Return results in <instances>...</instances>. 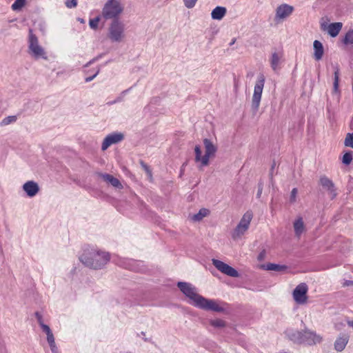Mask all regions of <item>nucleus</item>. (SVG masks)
Instances as JSON below:
<instances>
[{"mask_svg":"<svg viewBox=\"0 0 353 353\" xmlns=\"http://www.w3.org/2000/svg\"><path fill=\"white\" fill-rule=\"evenodd\" d=\"M180 290L190 299L191 303L195 307L204 310H210L216 312L225 311V303L214 299H208L197 293L196 289L192 284L186 282L177 283Z\"/></svg>","mask_w":353,"mask_h":353,"instance_id":"1","label":"nucleus"},{"mask_svg":"<svg viewBox=\"0 0 353 353\" xmlns=\"http://www.w3.org/2000/svg\"><path fill=\"white\" fill-rule=\"evenodd\" d=\"M285 333L290 341L299 345H316L321 343L323 339L321 335L306 327L302 330H288Z\"/></svg>","mask_w":353,"mask_h":353,"instance_id":"2","label":"nucleus"},{"mask_svg":"<svg viewBox=\"0 0 353 353\" xmlns=\"http://www.w3.org/2000/svg\"><path fill=\"white\" fill-rule=\"evenodd\" d=\"M80 260L88 267L99 269L109 261L110 256L107 252L92 250L88 252L85 251L80 256Z\"/></svg>","mask_w":353,"mask_h":353,"instance_id":"3","label":"nucleus"},{"mask_svg":"<svg viewBox=\"0 0 353 353\" xmlns=\"http://www.w3.org/2000/svg\"><path fill=\"white\" fill-rule=\"evenodd\" d=\"M203 144L205 146V154L203 156H201V146L197 145L194 147V160L195 162L200 163V169L201 167L207 166L209 164L210 158L214 157L217 150L216 147L208 139H203Z\"/></svg>","mask_w":353,"mask_h":353,"instance_id":"4","label":"nucleus"},{"mask_svg":"<svg viewBox=\"0 0 353 353\" xmlns=\"http://www.w3.org/2000/svg\"><path fill=\"white\" fill-rule=\"evenodd\" d=\"M123 10L124 6L120 0H108L102 8L101 17L105 20H119Z\"/></svg>","mask_w":353,"mask_h":353,"instance_id":"5","label":"nucleus"},{"mask_svg":"<svg viewBox=\"0 0 353 353\" xmlns=\"http://www.w3.org/2000/svg\"><path fill=\"white\" fill-rule=\"evenodd\" d=\"M125 37L124 24L119 20H113L108 28V38L112 42L120 43Z\"/></svg>","mask_w":353,"mask_h":353,"instance_id":"6","label":"nucleus"},{"mask_svg":"<svg viewBox=\"0 0 353 353\" xmlns=\"http://www.w3.org/2000/svg\"><path fill=\"white\" fill-rule=\"evenodd\" d=\"M265 77L263 74L258 76L257 81L254 88V93L252 97V109L256 112L259 110L263 90L265 85Z\"/></svg>","mask_w":353,"mask_h":353,"instance_id":"7","label":"nucleus"},{"mask_svg":"<svg viewBox=\"0 0 353 353\" xmlns=\"http://www.w3.org/2000/svg\"><path fill=\"white\" fill-rule=\"evenodd\" d=\"M28 49L29 53L34 58L47 59L44 49L39 44L38 39L31 29L29 30Z\"/></svg>","mask_w":353,"mask_h":353,"instance_id":"8","label":"nucleus"},{"mask_svg":"<svg viewBox=\"0 0 353 353\" xmlns=\"http://www.w3.org/2000/svg\"><path fill=\"white\" fill-rule=\"evenodd\" d=\"M253 214L251 211H247L241 217L239 224L232 234L234 239L241 236L249 228L252 219Z\"/></svg>","mask_w":353,"mask_h":353,"instance_id":"9","label":"nucleus"},{"mask_svg":"<svg viewBox=\"0 0 353 353\" xmlns=\"http://www.w3.org/2000/svg\"><path fill=\"white\" fill-rule=\"evenodd\" d=\"M308 288L304 283L299 284L293 291L292 296L295 302L298 304H305L307 300Z\"/></svg>","mask_w":353,"mask_h":353,"instance_id":"10","label":"nucleus"},{"mask_svg":"<svg viewBox=\"0 0 353 353\" xmlns=\"http://www.w3.org/2000/svg\"><path fill=\"white\" fill-rule=\"evenodd\" d=\"M212 263L213 265L221 273L234 278L239 276V274L236 270L225 263L224 262L218 259H212Z\"/></svg>","mask_w":353,"mask_h":353,"instance_id":"11","label":"nucleus"},{"mask_svg":"<svg viewBox=\"0 0 353 353\" xmlns=\"http://www.w3.org/2000/svg\"><path fill=\"white\" fill-rule=\"evenodd\" d=\"M294 11V7L287 3L279 6L276 9L275 21H283L290 17Z\"/></svg>","mask_w":353,"mask_h":353,"instance_id":"12","label":"nucleus"},{"mask_svg":"<svg viewBox=\"0 0 353 353\" xmlns=\"http://www.w3.org/2000/svg\"><path fill=\"white\" fill-rule=\"evenodd\" d=\"M319 184L327 192L331 199H334L336 195V189L334 182L325 175L320 176Z\"/></svg>","mask_w":353,"mask_h":353,"instance_id":"13","label":"nucleus"},{"mask_svg":"<svg viewBox=\"0 0 353 353\" xmlns=\"http://www.w3.org/2000/svg\"><path fill=\"white\" fill-rule=\"evenodd\" d=\"M342 28L343 23L341 22H335L330 24L326 23H321V29L323 31H326L332 37H336L341 32Z\"/></svg>","mask_w":353,"mask_h":353,"instance_id":"14","label":"nucleus"},{"mask_svg":"<svg viewBox=\"0 0 353 353\" xmlns=\"http://www.w3.org/2000/svg\"><path fill=\"white\" fill-rule=\"evenodd\" d=\"M124 138V136L121 132H115L108 134L103 140L101 145V150L103 151L106 150L112 144L117 143L121 141Z\"/></svg>","mask_w":353,"mask_h":353,"instance_id":"15","label":"nucleus"},{"mask_svg":"<svg viewBox=\"0 0 353 353\" xmlns=\"http://www.w3.org/2000/svg\"><path fill=\"white\" fill-rule=\"evenodd\" d=\"M23 190L30 197L34 196L39 191L38 184L33 181H28L23 185Z\"/></svg>","mask_w":353,"mask_h":353,"instance_id":"16","label":"nucleus"},{"mask_svg":"<svg viewBox=\"0 0 353 353\" xmlns=\"http://www.w3.org/2000/svg\"><path fill=\"white\" fill-rule=\"evenodd\" d=\"M314 47V58L316 61H319L322 59L324 54V49L323 44L321 41L315 40L313 43Z\"/></svg>","mask_w":353,"mask_h":353,"instance_id":"17","label":"nucleus"},{"mask_svg":"<svg viewBox=\"0 0 353 353\" xmlns=\"http://www.w3.org/2000/svg\"><path fill=\"white\" fill-rule=\"evenodd\" d=\"M349 341V336L347 334H343L336 340L334 343V348L338 352L343 350Z\"/></svg>","mask_w":353,"mask_h":353,"instance_id":"18","label":"nucleus"},{"mask_svg":"<svg viewBox=\"0 0 353 353\" xmlns=\"http://www.w3.org/2000/svg\"><path fill=\"white\" fill-rule=\"evenodd\" d=\"M282 57V53L280 52H273L270 58V65L274 71H277L280 68L279 65L281 63Z\"/></svg>","mask_w":353,"mask_h":353,"instance_id":"19","label":"nucleus"},{"mask_svg":"<svg viewBox=\"0 0 353 353\" xmlns=\"http://www.w3.org/2000/svg\"><path fill=\"white\" fill-rule=\"evenodd\" d=\"M293 227L295 232V235L297 237H300V236L303 234L305 230V225L303 220V218L299 216L298 217L293 223Z\"/></svg>","mask_w":353,"mask_h":353,"instance_id":"20","label":"nucleus"},{"mask_svg":"<svg viewBox=\"0 0 353 353\" xmlns=\"http://www.w3.org/2000/svg\"><path fill=\"white\" fill-rule=\"evenodd\" d=\"M227 10L225 7L217 6L211 12V17L214 20H221L226 14Z\"/></svg>","mask_w":353,"mask_h":353,"instance_id":"21","label":"nucleus"},{"mask_svg":"<svg viewBox=\"0 0 353 353\" xmlns=\"http://www.w3.org/2000/svg\"><path fill=\"white\" fill-rule=\"evenodd\" d=\"M101 176L105 181L110 183L113 187L120 189L122 188L123 186L120 181L113 176L109 174H101Z\"/></svg>","mask_w":353,"mask_h":353,"instance_id":"22","label":"nucleus"},{"mask_svg":"<svg viewBox=\"0 0 353 353\" xmlns=\"http://www.w3.org/2000/svg\"><path fill=\"white\" fill-rule=\"evenodd\" d=\"M210 214L209 210L206 208H201L198 213L194 214L191 219L194 221H200L204 217L207 216Z\"/></svg>","mask_w":353,"mask_h":353,"instance_id":"23","label":"nucleus"},{"mask_svg":"<svg viewBox=\"0 0 353 353\" xmlns=\"http://www.w3.org/2000/svg\"><path fill=\"white\" fill-rule=\"evenodd\" d=\"M339 69L338 68V67H335L333 83V90L334 92H337L339 91Z\"/></svg>","mask_w":353,"mask_h":353,"instance_id":"24","label":"nucleus"},{"mask_svg":"<svg viewBox=\"0 0 353 353\" xmlns=\"http://www.w3.org/2000/svg\"><path fill=\"white\" fill-rule=\"evenodd\" d=\"M343 43L345 45L353 44V30H350L346 32Z\"/></svg>","mask_w":353,"mask_h":353,"instance_id":"25","label":"nucleus"},{"mask_svg":"<svg viewBox=\"0 0 353 353\" xmlns=\"http://www.w3.org/2000/svg\"><path fill=\"white\" fill-rule=\"evenodd\" d=\"M26 0H15L11 8L14 11H19L26 5Z\"/></svg>","mask_w":353,"mask_h":353,"instance_id":"26","label":"nucleus"},{"mask_svg":"<svg viewBox=\"0 0 353 353\" xmlns=\"http://www.w3.org/2000/svg\"><path fill=\"white\" fill-rule=\"evenodd\" d=\"M344 144L347 147H350L353 148V132L352 133H347L346 134Z\"/></svg>","mask_w":353,"mask_h":353,"instance_id":"27","label":"nucleus"},{"mask_svg":"<svg viewBox=\"0 0 353 353\" xmlns=\"http://www.w3.org/2000/svg\"><path fill=\"white\" fill-rule=\"evenodd\" d=\"M17 116H8L2 120L1 125H7L10 123H14L17 121Z\"/></svg>","mask_w":353,"mask_h":353,"instance_id":"28","label":"nucleus"},{"mask_svg":"<svg viewBox=\"0 0 353 353\" xmlns=\"http://www.w3.org/2000/svg\"><path fill=\"white\" fill-rule=\"evenodd\" d=\"M352 161V152H347L343 156L342 162L345 165H349Z\"/></svg>","mask_w":353,"mask_h":353,"instance_id":"29","label":"nucleus"},{"mask_svg":"<svg viewBox=\"0 0 353 353\" xmlns=\"http://www.w3.org/2000/svg\"><path fill=\"white\" fill-rule=\"evenodd\" d=\"M283 268V266L274 263H268L265 266V270L272 271H281Z\"/></svg>","mask_w":353,"mask_h":353,"instance_id":"30","label":"nucleus"},{"mask_svg":"<svg viewBox=\"0 0 353 353\" xmlns=\"http://www.w3.org/2000/svg\"><path fill=\"white\" fill-rule=\"evenodd\" d=\"M210 325L214 327H223L225 326V322L221 319H214L210 321Z\"/></svg>","mask_w":353,"mask_h":353,"instance_id":"31","label":"nucleus"},{"mask_svg":"<svg viewBox=\"0 0 353 353\" xmlns=\"http://www.w3.org/2000/svg\"><path fill=\"white\" fill-rule=\"evenodd\" d=\"M99 21H100L99 17H97L95 18L90 19V21H89L90 27L93 30H97L98 28Z\"/></svg>","mask_w":353,"mask_h":353,"instance_id":"32","label":"nucleus"},{"mask_svg":"<svg viewBox=\"0 0 353 353\" xmlns=\"http://www.w3.org/2000/svg\"><path fill=\"white\" fill-rule=\"evenodd\" d=\"M298 194L297 188H294L292 190L290 196V203H294L296 201V196Z\"/></svg>","mask_w":353,"mask_h":353,"instance_id":"33","label":"nucleus"},{"mask_svg":"<svg viewBox=\"0 0 353 353\" xmlns=\"http://www.w3.org/2000/svg\"><path fill=\"white\" fill-rule=\"evenodd\" d=\"M47 341L50 347H54V345H56V344L52 332L47 334Z\"/></svg>","mask_w":353,"mask_h":353,"instance_id":"34","label":"nucleus"},{"mask_svg":"<svg viewBox=\"0 0 353 353\" xmlns=\"http://www.w3.org/2000/svg\"><path fill=\"white\" fill-rule=\"evenodd\" d=\"M197 0H183L185 6L187 8H192L195 6Z\"/></svg>","mask_w":353,"mask_h":353,"instance_id":"35","label":"nucleus"},{"mask_svg":"<svg viewBox=\"0 0 353 353\" xmlns=\"http://www.w3.org/2000/svg\"><path fill=\"white\" fill-rule=\"evenodd\" d=\"M65 5L68 8H75L77 5V0H64Z\"/></svg>","mask_w":353,"mask_h":353,"instance_id":"36","label":"nucleus"},{"mask_svg":"<svg viewBox=\"0 0 353 353\" xmlns=\"http://www.w3.org/2000/svg\"><path fill=\"white\" fill-rule=\"evenodd\" d=\"M35 316H36L37 321L40 326H41L42 324H44L43 322L42 315L39 312H35Z\"/></svg>","mask_w":353,"mask_h":353,"instance_id":"37","label":"nucleus"},{"mask_svg":"<svg viewBox=\"0 0 353 353\" xmlns=\"http://www.w3.org/2000/svg\"><path fill=\"white\" fill-rule=\"evenodd\" d=\"M42 330L46 334V335L48 334H50L52 332L50 327L46 324H42V325L41 326Z\"/></svg>","mask_w":353,"mask_h":353,"instance_id":"38","label":"nucleus"},{"mask_svg":"<svg viewBox=\"0 0 353 353\" xmlns=\"http://www.w3.org/2000/svg\"><path fill=\"white\" fill-rule=\"evenodd\" d=\"M141 164H142L143 168H144V170L147 172L148 176L150 178H152V172L150 170L149 167L146 164H144L143 163H141Z\"/></svg>","mask_w":353,"mask_h":353,"instance_id":"39","label":"nucleus"},{"mask_svg":"<svg viewBox=\"0 0 353 353\" xmlns=\"http://www.w3.org/2000/svg\"><path fill=\"white\" fill-rule=\"evenodd\" d=\"M262 191H263V183H259V185H258V192H257V197L259 198L262 194Z\"/></svg>","mask_w":353,"mask_h":353,"instance_id":"40","label":"nucleus"},{"mask_svg":"<svg viewBox=\"0 0 353 353\" xmlns=\"http://www.w3.org/2000/svg\"><path fill=\"white\" fill-rule=\"evenodd\" d=\"M99 70H98L94 75H92L91 77H86L85 79V82H90L92 80H93L97 77V75L99 74Z\"/></svg>","mask_w":353,"mask_h":353,"instance_id":"41","label":"nucleus"},{"mask_svg":"<svg viewBox=\"0 0 353 353\" xmlns=\"http://www.w3.org/2000/svg\"><path fill=\"white\" fill-rule=\"evenodd\" d=\"M0 353H6V347L1 341H0Z\"/></svg>","mask_w":353,"mask_h":353,"instance_id":"42","label":"nucleus"},{"mask_svg":"<svg viewBox=\"0 0 353 353\" xmlns=\"http://www.w3.org/2000/svg\"><path fill=\"white\" fill-rule=\"evenodd\" d=\"M343 286H350V285H353V281H345L344 283H343Z\"/></svg>","mask_w":353,"mask_h":353,"instance_id":"43","label":"nucleus"},{"mask_svg":"<svg viewBox=\"0 0 353 353\" xmlns=\"http://www.w3.org/2000/svg\"><path fill=\"white\" fill-rule=\"evenodd\" d=\"M121 100H122V97H118L117 99H115L114 101H112V102H109V103H108V104L112 105V104H114V103H117V102H119V101H121Z\"/></svg>","mask_w":353,"mask_h":353,"instance_id":"44","label":"nucleus"},{"mask_svg":"<svg viewBox=\"0 0 353 353\" xmlns=\"http://www.w3.org/2000/svg\"><path fill=\"white\" fill-rule=\"evenodd\" d=\"M264 255H265V252H261V253L259 254V256H258V259H259V261L263 260V257H264Z\"/></svg>","mask_w":353,"mask_h":353,"instance_id":"45","label":"nucleus"},{"mask_svg":"<svg viewBox=\"0 0 353 353\" xmlns=\"http://www.w3.org/2000/svg\"><path fill=\"white\" fill-rule=\"evenodd\" d=\"M50 349L52 353H59L57 347L56 345H54V347L53 348L50 347Z\"/></svg>","mask_w":353,"mask_h":353,"instance_id":"46","label":"nucleus"},{"mask_svg":"<svg viewBox=\"0 0 353 353\" xmlns=\"http://www.w3.org/2000/svg\"><path fill=\"white\" fill-rule=\"evenodd\" d=\"M348 325L353 327V321H348Z\"/></svg>","mask_w":353,"mask_h":353,"instance_id":"47","label":"nucleus"},{"mask_svg":"<svg viewBox=\"0 0 353 353\" xmlns=\"http://www.w3.org/2000/svg\"><path fill=\"white\" fill-rule=\"evenodd\" d=\"M127 92H128V90H124V91H123V92H121V94H122V95H124Z\"/></svg>","mask_w":353,"mask_h":353,"instance_id":"48","label":"nucleus"}]
</instances>
